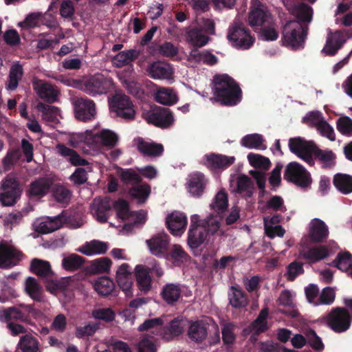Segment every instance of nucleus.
<instances>
[{
	"label": "nucleus",
	"instance_id": "28",
	"mask_svg": "<svg viewBox=\"0 0 352 352\" xmlns=\"http://www.w3.org/2000/svg\"><path fill=\"white\" fill-rule=\"evenodd\" d=\"M52 181L47 177H40L32 182L28 190L30 197H43L47 194L51 186Z\"/></svg>",
	"mask_w": 352,
	"mask_h": 352
},
{
	"label": "nucleus",
	"instance_id": "23",
	"mask_svg": "<svg viewBox=\"0 0 352 352\" xmlns=\"http://www.w3.org/2000/svg\"><path fill=\"white\" fill-rule=\"evenodd\" d=\"M135 275L138 289L144 294L151 289V277L149 267L138 265L135 268Z\"/></svg>",
	"mask_w": 352,
	"mask_h": 352
},
{
	"label": "nucleus",
	"instance_id": "48",
	"mask_svg": "<svg viewBox=\"0 0 352 352\" xmlns=\"http://www.w3.org/2000/svg\"><path fill=\"white\" fill-rule=\"evenodd\" d=\"M3 312L8 322H12V320L25 322L30 320L29 311H23L19 308L12 307L4 309Z\"/></svg>",
	"mask_w": 352,
	"mask_h": 352
},
{
	"label": "nucleus",
	"instance_id": "7",
	"mask_svg": "<svg viewBox=\"0 0 352 352\" xmlns=\"http://www.w3.org/2000/svg\"><path fill=\"white\" fill-rule=\"evenodd\" d=\"M283 178L302 188L309 187L312 182L310 173L302 165L296 162H289L286 166Z\"/></svg>",
	"mask_w": 352,
	"mask_h": 352
},
{
	"label": "nucleus",
	"instance_id": "54",
	"mask_svg": "<svg viewBox=\"0 0 352 352\" xmlns=\"http://www.w3.org/2000/svg\"><path fill=\"white\" fill-rule=\"evenodd\" d=\"M23 75V67L19 64L14 65L11 67L9 74V80L8 89L13 91L15 90L19 85V80Z\"/></svg>",
	"mask_w": 352,
	"mask_h": 352
},
{
	"label": "nucleus",
	"instance_id": "33",
	"mask_svg": "<svg viewBox=\"0 0 352 352\" xmlns=\"http://www.w3.org/2000/svg\"><path fill=\"white\" fill-rule=\"evenodd\" d=\"M271 14L261 6L251 9L248 15V21L251 27L262 26L268 22Z\"/></svg>",
	"mask_w": 352,
	"mask_h": 352
},
{
	"label": "nucleus",
	"instance_id": "1",
	"mask_svg": "<svg viewBox=\"0 0 352 352\" xmlns=\"http://www.w3.org/2000/svg\"><path fill=\"white\" fill-rule=\"evenodd\" d=\"M213 82L212 91L217 101L223 105L234 106L241 100V88L228 75H217L214 77Z\"/></svg>",
	"mask_w": 352,
	"mask_h": 352
},
{
	"label": "nucleus",
	"instance_id": "55",
	"mask_svg": "<svg viewBox=\"0 0 352 352\" xmlns=\"http://www.w3.org/2000/svg\"><path fill=\"white\" fill-rule=\"evenodd\" d=\"M304 334L307 336V343L311 349L318 352H321L324 350V344L314 329H307L304 331Z\"/></svg>",
	"mask_w": 352,
	"mask_h": 352
},
{
	"label": "nucleus",
	"instance_id": "20",
	"mask_svg": "<svg viewBox=\"0 0 352 352\" xmlns=\"http://www.w3.org/2000/svg\"><path fill=\"white\" fill-rule=\"evenodd\" d=\"M311 241L322 243L329 236V228L325 223L320 219H314L310 223L309 232Z\"/></svg>",
	"mask_w": 352,
	"mask_h": 352
},
{
	"label": "nucleus",
	"instance_id": "37",
	"mask_svg": "<svg viewBox=\"0 0 352 352\" xmlns=\"http://www.w3.org/2000/svg\"><path fill=\"white\" fill-rule=\"evenodd\" d=\"M95 291L101 296L112 294L115 290L114 282L107 276L99 277L94 283Z\"/></svg>",
	"mask_w": 352,
	"mask_h": 352
},
{
	"label": "nucleus",
	"instance_id": "62",
	"mask_svg": "<svg viewBox=\"0 0 352 352\" xmlns=\"http://www.w3.org/2000/svg\"><path fill=\"white\" fill-rule=\"evenodd\" d=\"M228 195L223 190L219 191L214 197L213 202L210 204L212 209L223 212L228 207Z\"/></svg>",
	"mask_w": 352,
	"mask_h": 352
},
{
	"label": "nucleus",
	"instance_id": "58",
	"mask_svg": "<svg viewBox=\"0 0 352 352\" xmlns=\"http://www.w3.org/2000/svg\"><path fill=\"white\" fill-rule=\"evenodd\" d=\"M254 184L252 179L245 175H241L237 178L236 192L239 193H245L248 197L252 195Z\"/></svg>",
	"mask_w": 352,
	"mask_h": 352
},
{
	"label": "nucleus",
	"instance_id": "56",
	"mask_svg": "<svg viewBox=\"0 0 352 352\" xmlns=\"http://www.w3.org/2000/svg\"><path fill=\"white\" fill-rule=\"evenodd\" d=\"M37 109L43 114V119L47 122H54L57 120L59 109L56 107L39 102Z\"/></svg>",
	"mask_w": 352,
	"mask_h": 352
},
{
	"label": "nucleus",
	"instance_id": "47",
	"mask_svg": "<svg viewBox=\"0 0 352 352\" xmlns=\"http://www.w3.org/2000/svg\"><path fill=\"white\" fill-rule=\"evenodd\" d=\"M95 139L102 145L113 148L116 146L119 138L113 131L109 129H103L95 135Z\"/></svg>",
	"mask_w": 352,
	"mask_h": 352
},
{
	"label": "nucleus",
	"instance_id": "6",
	"mask_svg": "<svg viewBox=\"0 0 352 352\" xmlns=\"http://www.w3.org/2000/svg\"><path fill=\"white\" fill-rule=\"evenodd\" d=\"M113 85L111 78L102 74H96L82 81L80 89L86 94L94 96L107 94Z\"/></svg>",
	"mask_w": 352,
	"mask_h": 352
},
{
	"label": "nucleus",
	"instance_id": "39",
	"mask_svg": "<svg viewBox=\"0 0 352 352\" xmlns=\"http://www.w3.org/2000/svg\"><path fill=\"white\" fill-rule=\"evenodd\" d=\"M333 183L338 191L347 195L352 192V176L343 173L334 175Z\"/></svg>",
	"mask_w": 352,
	"mask_h": 352
},
{
	"label": "nucleus",
	"instance_id": "27",
	"mask_svg": "<svg viewBox=\"0 0 352 352\" xmlns=\"http://www.w3.org/2000/svg\"><path fill=\"white\" fill-rule=\"evenodd\" d=\"M206 165L214 170L226 168L231 166L235 160L234 157H228L221 154L208 155L206 156Z\"/></svg>",
	"mask_w": 352,
	"mask_h": 352
},
{
	"label": "nucleus",
	"instance_id": "34",
	"mask_svg": "<svg viewBox=\"0 0 352 352\" xmlns=\"http://www.w3.org/2000/svg\"><path fill=\"white\" fill-rule=\"evenodd\" d=\"M182 288L180 284L167 283L164 285L161 296L164 300L169 305H173L181 297Z\"/></svg>",
	"mask_w": 352,
	"mask_h": 352
},
{
	"label": "nucleus",
	"instance_id": "35",
	"mask_svg": "<svg viewBox=\"0 0 352 352\" xmlns=\"http://www.w3.org/2000/svg\"><path fill=\"white\" fill-rule=\"evenodd\" d=\"M58 153L63 157H69V162L75 166H86L89 162L82 158L76 151L67 147L63 144L56 146Z\"/></svg>",
	"mask_w": 352,
	"mask_h": 352
},
{
	"label": "nucleus",
	"instance_id": "5",
	"mask_svg": "<svg viewBox=\"0 0 352 352\" xmlns=\"http://www.w3.org/2000/svg\"><path fill=\"white\" fill-rule=\"evenodd\" d=\"M109 109L113 117L126 121L133 120L135 118V110L131 98L122 94H116L109 101Z\"/></svg>",
	"mask_w": 352,
	"mask_h": 352
},
{
	"label": "nucleus",
	"instance_id": "16",
	"mask_svg": "<svg viewBox=\"0 0 352 352\" xmlns=\"http://www.w3.org/2000/svg\"><path fill=\"white\" fill-rule=\"evenodd\" d=\"M300 256L310 265L316 263L329 256V249L326 245H318L301 250Z\"/></svg>",
	"mask_w": 352,
	"mask_h": 352
},
{
	"label": "nucleus",
	"instance_id": "19",
	"mask_svg": "<svg viewBox=\"0 0 352 352\" xmlns=\"http://www.w3.org/2000/svg\"><path fill=\"white\" fill-rule=\"evenodd\" d=\"M345 41L344 35L340 31L331 32L327 37L326 43L322 52L328 56H334L342 47Z\"/></svg>",
	"mask_w": 352,
	"mask_h": 352
},
{
	"label": "nucleus",
	"instance_id": "11",
	"mask_svg": "<svg viewBox=\"0 0 352 352\" xmlns=\"http://www.w3.org/2000/svg\"><path fill=\"white\" fill-rule=\"evenodd\" d=\"M75 118L87 122L95 119L96 116V103L87 98H78L73 102Z\"/></svg>",
	"mask_w": 352,
	"mask_h": 352
},
{
	"label": "nucleus",
	"instance_id": "52",
	"mask_svg": "<svg viewBox=\"0 0 352 352\" xmlns=\"http://www.w3.org/2000/svg\"><path fill=\"white\" fill-rule=\"evenodd\" d=\"M263 142L264 139L263 136L258 133L246 135L241 140L242 146L263 150L266 148V146L263 144Z\"/></svg>",
	"mask_w": 352,
	"mask_h": 352
},
{
	"label": "nucleus",
	"instance_id": "59",
	"mask_svg": "<svg viewBox=\"0 0 352 352\" xmlns=\"http://www.w3.org/2000/svg\"><path fill=\"white\" fill-rule=\"evenodd\" d=\"M250 165L256 168H261L267 170L271 166V162L267 157L258 154L250 153L248 155Z\"/></svg>",
	"mask_w": 352,
	"mask_h": 352
},
{
	"label": "nucleus",
	"instance_id": "46",
	"mask_svg": "<svg viewBox=\"0 0 352 352\" xmlns=\"http://www.w3.org/2000/svg\"><path fill=\"white\" fill-rule=\"evenodd\" d=\"M138 55L135 50L122 51L113 57V63L117 67H122L135 60Z\"/></svg>",
	"mask_w": 352,
	"mask_h": 352
},
{
	"label": "nucleus",
	"instance_id": "36",
	"mask_svg": "<svg viewBox=\"0 0 352 352\" xmlns=\"http://www.w3.org/2000/svg\"><path fill=\"white\" fill-rule=\"evenodd\" d=\"M25 291L34 301L42 302L43 300V288L35 278L30 276L26 278Z\"/></svg>",
	"mask_w": 352,
	"mask_h": 352
},
{
	"label": "nucleus",
	"instance_id": "57",
	"mask_svg": "<svg viewBox=\"0 0 352 352\" xmlns=\"http://www.w3.org/2000/svg\"><path fill=\"white\" fill-rule=\"evenodd\" d=\"M163 325V320L160 318H155L146 320L138 327L140 331H145L153 330L152 333L157 331L156 335H162V327Z\"/></svg>",
	"mask_w": 352,
	"mask_h": 352
},
{
	"label": "nucleus",
	"instance_id": "21",
	"mask_svg": "<svg viewBox=\"0 0 352 352\" xmlns=\"http://www.w3.org/2000/svg\"><path fill=\"white\" fill-rule=\"evenodd\" d=\"M33 88L38 96L48 102H54L57 98V92L50 83L42 80H34L32 82Z\"/></svg>",
	"mask_w": 352,
	"mask_h": 352
},
{
	"label": "nucleus",
	"instance_id": "18",
	"mask_svg": "<svg viewBox=\"0 0 352 352\" xmlns=\"http://www.w3.org/2000/svg\"><path fill=\"white\" fill-rule=\"evenodd\" d=\"M65 221L63 212L54 217H47L45 221L35 223L34 230L40 234H49L60 229Z\"/></svg>",
	"mask_w": 352,
	"mask_h": 352
},
{
	"label": "nucleus",
	"instance_id": "15",
	"mask_svg": "<svg viewBox=\"0 0 352 352\" xmlns=\"http://www.w3.org/2000/svg\"><path fill=\"white\" fill-rule=\"evenodd\" d=\"M129 265L122 263L116 272V281L120 288L124 292L126 297L133 296V276L129 270Z\"/></svg>",
	"mask_w": 352,
	"mask_h": 352
},
{
	"label": "nucleus",
	"instance_id": "30",
	"mask_svg": "<svg viewBox=\"0 0 352 352\" xmlns=\"http://www.w3.org/2000/svg\"><path fill=\"white\" fill-rule=\"evenodd\" d=\"M151 192V186L147 183H140L131 186L129 190V196L137 201L138 204H144Z\"/></svg>",
	"mask_w": 352,
	"mask_h": 352
},
{
	"label": "nucleus",
	"instance_id": "38",
	"mask_svg": "<svg viewBox=\"0 0 352 352\" xmlns=\"http://www.w3.org/2000/svg\"><path fill=\"white\" fill-rule=\"evenodd\" d=\"M314 144V142L307 141L300 137H296L289 140L288 146L292 153L300 157L305 151H309V148Z\"/></svg>",
	"mask_w": 352,
	"mask_h": 352
},
{
	"label": "nucleus",
	"instance_id": "25",
	"mask_svg": "<svg viewBox=\"0 0 352 352\" xmlns=\"http://www.w3.org/2000/svg\"><path fill=\"white\" fill-rule=\"evenodd\" d=\"M228 297L229 304L234 309L245 308L248 304L247 294L239 286H231Z\"/></svg>",
	"mask_w": 352,
	"mask_h": 352
},
{
	"label": "nucleus",
	"instance_id": "8",
	"mask_svg": "<svg viewBox=\"0 0 352 352\" xmlns=\"http://www.w3.org/2000/svg\"><path fill=\"white\" fill-rule=\"evenodd\" d=\"M328 327L336 333H343L347 331L351 323L349 311L344 307H334L326 318Z\"/></svg>",
	"mask_w": 352,
	"mask_h": 352
},
{
	"label": "nucleus",
	"instance_id": "10",
	"mask_svg": "<svg viewBox=\"0 0 352 352\" xmlns=\"http://www.w3.org/2000/svg\"><path fill=\"white\" fill-rule=\"evenodd\" d=\"M30 269L33 274L49 283L48 285L46 286L48 290L50 289V286H52V289L54 290L58 289V283L54 281L56 277L52 270L49 261L37 258H33L31 261Z\"/></svg>",
	"mask_w": 352,
	"mask_h": 352
},
{
	"label": "nucleus",
	"instance_id": "32",
	"mask_svg": "<svg viewBox=\"0 0 352 352\" xmlns=\"http://www.w3.org/2000/svg\"><path fill=\"white\" fill-rule=\"evenodd\" d=\"M148 72L153 79H168L172 75L170 65L160 61L152 63L148 67Z\"/></svg>",
	"mask_w": 352,
	"mask_h": 352
},
{
	"label": "nucleus",
	"instance_id": "22",
	"mask_svg": "<svg viewBox=\"0 0 352 352\" xmlns=\"http://www.w3.org/2000/svg\"><path fill=\"white\" fill-rule=\"evenodd\" d=\"M146 242L151 252L155 256H160L167 251L169 236L165 233L158 234L146 240Z\"/></svg>",
	"mask_w": 352,
	"mask_h": 352
},
{
	"label": "nucleus",
	"instance_id": "31",
	"mask_svg": "<svg viewBox=\"0 0 352 352\" xmlns=\"http://www.w3.org/2000/svg\"><path fill=\"white\" fill-rule=\"evenodd\" d=\"M189 338L196 342H202L208 336V325L202 320L193 322L188 331Z\"/></svg>",
	"mask_w": 352,
	"mask_h": 352
},
{
	"label": "nucleus",
	"instance_id": "26",
	"mask_svg": "<svg viewBox=\"0 0 352 352\" xmlns=\"http://www.w3.org/2000/svg\"><path fill=\"white\" fill-rule=\"evenodd\" d=\"M138 150L144 156L156 157L162 155L164 146L162 144L144 141L139 138L137 144Z\"/></svg>",
	"mask_w": 352,
	"mask_h": 352
},
{
	"label": "nucleus",
	"instance_id": "40",
	"mask_svg": "<svg viewBox=\"0 0 352 352\" xmlns=\"http://www.w3.org/2000/svg\"><path fill=\"white\" fill-rule=\"evenodd\" d=\"M109 249L108 243L100 241L93 240L87 243L80 250V252L87 256L94 254H104Z\"/></svg>",
	"mask_w": 352,
	"mask_h": 352
},
{
	"label": "nucleus",
	"instance_id": "13",
	"mask_svg": "<svg viewBox=\"0 0 352 352\" xmlns=\"http://www.w3.org/2000/svg\"><path fill=\"white\" fill-rule=\"evenodd\" d=\"M91 212L99 223H107L112 212L110 199L107 197L95 198L91 205Z\"/></svg>",
	"mask_w": 352,
	"mask_h": 352
},
{
	"label": "nucleus",
	"instance_id": "29",
	"mask_svg": "<svg viewBox=\"0 0 352 352\" xmlns=\"http://www.w3.org/2000/svg\"><path fill=\"white\" fill-rule=\"evenodd\" d=\"M208 236L206 226L190 228L188 233V244L190 248L195 249L204 243Z\"/></svg>",
	"mask_w": 352,
	"mask_h": 352
},
{
	"label": "nucleus",
	"instance_id": "64",
	"mask_svg": "<svg viewBox=\"0 0 352 352\" xmlns=\"http://www.w3.org/2000/svg\"><path fill=\"white\" fill-rule=\"evenodd\" d=\"M92 316L96 319L109 322L115 319L116 314L111 308H99L93 310Z\"/></svg>",
	"mask_w": 352,
	"mask_h": 352
},
{
	"label": "nucleus",
	"instance_id": "17",
	"mask_svg": "<svg viewBox=\"0 0 352 352\" xmlns=\"http://www.w3.org/2000/svg\"><path fill=\"white\" fill-rule=\"evenodd\" d=\"M166 223L170 232L174 236H181L187 225L186 216L181 212H175L168 215Z\"/></svg>",
	"mask_w": 352,
	"mask_h": 352
},
{
	"label": "nucleus",
	"instance_id": "43",
	"mask_svg": "<svg viewBox=\"0 0 352 352\" xmlns=\"http://www.w3.org/2000/svg\"><path fill=\"white\" fill-rule=\"evenodd\" d=\"M315 159L322 164V168H331L336 164V155L331 150H322L316 145Z\"/></svg>",
	"mask_w": 352,
	"mask_h": 352
},
{
	"label": "nucleus",
	"instance_id": "2",
	"mask_svg": "<svg viewBox=\"0 0 352 352\" xmlns=\"http://www.w3.org/2000/svg\"><path fill=\"white\" fill-rule=\"evenodd\" d=\"M113 206L116 210L118 217L126 221L123 226V230L127 232H131L135 228H141L146 223V212L144 210L131 211L126 200L119 199L114 202Z\"/></svg>",
	"mask_w": 352,
	"mask_h": 352
},
{
	"label": "nucleus",
	"instance_id": "60",
	"mask_svg": "<svg viewBox=\"0 0 352 352\" xmlns=\"http://www.w3.org/2000/svg\"><path fill=\"white\" fill-rule=\"evenodd\" d=\"M267 308L263 309L259 313L258 317L252 323V327L256 330V334L264 333L267 331V318L268 316Z\"/></svg>",
	"mask_w": 352,
	"mask_h": 352
},
{
	"label": "nucleus",
	"instance_id": "53",
	"mask_svg": "<svg viewBox=\"0 0 352 352\" xmlns=\"http://www.w3.org/2000/svg\"><path fill=\"white\" fill-rule=\"evenodd\" d=\"M292 12L300 21L309 23L312 19L313 9L305 3L294 5Z\"/></svg>",
	"mask_w": 352,
	"mask_h": 352
},
{
	"label": "nucleus",
	"instance_id": "42",
	"mask_svg": "<svg viewBox=\"0 0 352 352\" xmlns=\"http://www.w3.org/2000/svg\"><path fill=\"white\" fill-rule=\"evenodd\" d=\"M112 262L108 257H101L94 260L87 266L86 271L89 274L107 272L110 270Z\"/></svg>",
	"mask_w": 352,
	"mask_h": 352
},
{
	"label": "nucleus",
	"instance_id": "12",
	"mask_svg": "<svg viewBox=\"0 0 352 352\" xmlns=\"http://www.w3.org/2000/svg\"><path fill=\"white\" fill-rule=\"evenodd\" d=\"M23 254L12 245L0 243V268L9 269L22 260Z\"/></svg>",
	"mask_w": 352,
	"mask_h": 352
},
{
	"label": "nucleus",
	"instance_id": "51",
	"mask_svg": "<svg viewBox=\"0 0 352 352\" xmlns=\"http://www.w3.org/2000/svg\"><path fill=\"white\" fill-rule=\"evenodd\" d=\"M332 265L342 272H348L352 270V254L345 251L337 254L336 259L332 262Z\"/></svg>",
	"mask_w": 352,
	"mask_h": 352
},
{
	"label": "nucleus",
	"instance_id": "49",
	"mask_svg": "<svg viewBox=\"0 0 352 352\" xmlns=\"http://www.w3.org/2000/svg\"><path fill=\"white\" fill-rule=\"evenodd\" d=\"M186 38L188 43L197 47H203L207 44L208 37L202 33L199 28H195L186 32Z\"/></svg>",
	"mask_w": 352,
	"mask_h": 352
},
{
	"label": "nucleus",
	"instance_id": "3",
	"mask_svg": "<svg viewBox=\"0 0 352 352\" xmlns=\"http://www.w3.org/2000/svg\"><path fill=\"white\" fill-rule=\"evenodd\" d=\"M307 30L299 21H287L282 29L283 45L295 50L304 48Z\"/></svg>",
	"mask_w": 352,
	"mask_h": 352
},
{
	"label": "nucleus",
	"instance_id": "41",
	"mask_svg": "<svg viewBox=\"0 0 352 352\" xmlns=\"http://www.w3.org/2000/svg\"><path fill=\"white\" fill-rule=\"evenodd\" d=\"M17 348L21 352H41L38 340L31 334L21 336L17 344Z\"/></svg>",
	"mask_w": 352,
	"mask_h": 352
},
{
	"label": "nucleus",
	"instance_id": "50",
	"mask_svg": "<svg viewBox=\"0 0 352 352\" xmlns=\"http://www.w3.org/2000/svg\"><path fill=\"white\" fill-rule=\"evenodd\" d=\"M85 263V258L78 254H72L62 260V267L68 272L80 270Z\"/></svg>",
	"mask_w": 352,
	"mask_h": 352
},
{
	"label": "nucleus",
	"instance_id": "44",
	"mask_svg": "<svg viewBox=\"0 0 352 352\" xmlns=\"http://www.w3.org/2000/svg\"><path fill=\"white\" fill-rule=\"evenodd\" d=\"M155 100L164 105H172L177 102L178 98L173 89L160 87L156 92Z\"/></svg>",
	"mask_w": 352,
	"mask_h": 352
},
{
	"label": "nucleus",
	"instance_id": "61",
	"mask_svg": "<svg viewBox=\"0 0 352 352\" xmlns=\"http://www.w3.org/2000/svg\"><path fill=\"white\" fill-rule=\"evenodd\" d=\"M183 332V327L181 321L174 319L169 323L168 326L162 330L164 337L167 339H172L175 336H178Z\"/></svg>",
	"mask_w": 352,
	"mask_h": 352
},
{
	"label": "nucleus",
	"instance_id": "63",
	"mask_svg": "<svg viewBox=\"0 0 352 352\" xmlns=\"http://www.w3.org/2000/svg\"><path fill=\"white\" fill-rule=\"evenodd\" d=\"M338 131L345 136H352V119L348 116L340 118L336 122Z\"/></svg>",
	"mask_w": 352,
	"mask_h": 352
},
{
	"label": "nucleus",
	"instance_id": "4",
	"mask_svg": "<svg viewBox=\"0 0 352 352\" xmlns=\"http://www.w3.org/2000/svg\"><path fill=\"white\" fill-rule=\"evenodd\" d=\"M227 38L234 47L243 50L250 48L255 41L250 30L240 21H234L229 27Z\"/></svg>",
	"mask_w": 352,
	"mask_h": 352
},
{
	"label": "nucleus",
	"instance_id": "24",
	"mask_svg": "<svg viewBox=\"0 0 352 352\" xmlns=\"http://www.w3.org/2000/svg\"><path fill=\"white\" fill-rule=\"evenodd\" d=\"M207 184V179L201 173H195L190 176L188 188L190 193L195 197H201Z\"/></svg>",
	"mask_w": 352,
	"mask_h": 352
},
{
	"label": "nucleus",
	"instance_id": "14",
	"mask_svg": "<svg viewBox=\"0 0 352 352\" xmlns=\"http://www.w3.org/2000/svg\"><path fill=\"white\" fill-rule=\"evenodd\" d=\"M146 120L157 127L166 129L173 124L174 118L169 109L158 107L148 113Z\"/></svg>",
	"mask_w": 352,
	"mask_h": 352
},
{
	"label": "nucleus",
	"instance_id": "45",
	"mask_svg": "<svg viewBox=\"0 0 352 352\" xmlns=\"http://www.w3.org/2000/svg\"><path fill=\"white\" fill-rule=\"evenodd\" d=\"M118 175L121 181L126 185L132 186L142 182V178L140 173L132 168H122L118 171Z\"/></svg>",
	"mask_w": 352,
	"mask_h": 352
},
{
	"label": "nucleus",
	"instance_id": "9",
	"mask_svg": "<svg viewBox=\"0 0 352 352\" xmlns=\"http://www.w3.org/2000/svg\"><path fill=\"white\" fill-rule=\"evenodd\" d=\"M1 188L3 192L0 193V201L4 206L14 205L21 197V189L19 182L12 175H8L5 178Z\"/></svg>",
	"mask_w": 352,
	"mask_h": 352
}]
</instances>
